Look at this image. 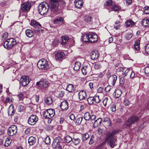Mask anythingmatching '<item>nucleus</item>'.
<instances>
[{
    "instance_id": "33",
    "label": "nucleus",
    "mask_w": 149,
    "mask_h": 149,
    "mask_svg": "<svg viewBox=\"0 0 149 149\" xmlns=\"http://www.w3.org/2000/svg\"><path fill=\"white\" fill-rule=\"evenodd\" d=\"M84 20L86 22L90 24L92 22V18L90 16H86L84 17Z\"/></svg>"
},
{
    "instance_id": "22",
    "label": "nucleus",
    "mask_w": 149,
    "mask_h": 149,
    "mask_svg": "<svg viewBox=\"0 0 149 149\" xmlns=\"http://www.w3.org/2000/svg\"><path fill=\"white\" fill-rule=\"evenodd\" d=\"M81 39L84 42H89V33L83 34L81 37Z\"/></svg>"
},
{
    "instance_id": "27",
    "label": "nucleus",
    "mask_w": 149,
    "mask_h": 149,
    "mask_svg": "<svg viewBox=\"0 0 149 149\" xmlns=\"http://www.w3.org/2000/svg\"><path fill=\"white\" fill-rule=\"evenodd\" d=\"M122 91L119 89H116L115 91V96L116 98L119 97L122 94Z\"/></svg>"
},
{
    "instance_id": "48",
    "label": "nucleus",
    "mask_w": 149,
    "mask_h": 149,
    "mask_svg": "<svg viewBox=\"0 0 149 149\" xmlns=\"http://www.w3.org/2000/svg\"><path fill=\"white\" fill-rule=\"evenodd\" d=\"M24 94L22 93H19L17 95V96L19 99V101H21V102H22L24 99Z\"/></svg>"
},
{
    "instance_id": "38",
    "label": "nucleus",
    "mask_w": 149,
    "mask_h": 149,
    "mask_svg": "<svg viewBox=\"0 0 149 149\" xmlns=\"http://www.w3.org/2000/svg\"><path fill=\"white\" fill-rule=\"evenodd\" d=\"M104 123H106L108 122V126H111V120L110 119L108 118L105 117L104 118L103 120L102 121Z\"/></svg>"
},
{
    "instance_id": "3",
    "label": "nucleus",
    "mask_w": 149,
    "mask_h": 149,
    "mask_svg": "<svg viewBox=\"0 0 149 149\" xmlns=\"http://www.w3.org/2000/svg\"><path fill=\"white\" fill-rule=\"evenodd\" d=\"M105 6L108 9H110L111 10L118 11L120 9V7L113 3L111 0H108L106 1Z\"/></svg>"
},
{
    "instance_id": "40",
    "label": "nucleus",
    "mask_w": 149,
    "mask_h": 149,
    "mask_svg": "<svg viewBox=\"0 0 149 149\" xmlns=\"http://www.w3.org/2000/svg\"><path fill=\"white\" fill-rule=\"evenodd\" d=\"M101 67V64L99 63H95L93 65V68L95 69H98Z\"/></svg>"
},
{
    "instance_id": "12",
    "label": "nucleus",
    "mask_w": 149,
    "mask_h": 149,
    "mask_svg": "<svg viewBox=\"0 0 149 149\" xmlns=\"http://www.w3.org/2000/svg\"><path fill=\"white\" fill-rule=\"evenodd\" d=\"M17 132V128L16 126L12 125L9 127L8 130V134L10 136H13Z\"/></svg>"
},
{
    "instance_id": "32",
    "label": "nucleus",
    "mask_w": 149,
    "mask_h": 149,
    "mask_svg": "<svg viewBox=\"0 0 149 149\" xmlns=\"http://www.w3.org/2000/svg\"><path fill=\"white\" fill-rule=\"evenodd\" d=\"M61 44L63 45H65L69 39V38L68 37L63 36L61 37Z\"/></svg>"
},
{
    "instance_id": "4",
    "label": "nucleus",
    "mask_w": 149,
    "mask_h": 149,
    "mask_svg": "<svg viewBox=\"0 0 149 149\" xmlns=\"http://www.w3.org/2000/svg\"><path fill=\"white\" fill-rule=\"evenodd\" d=\"M16 40L15 39H8L4 43V47L9 49L13 47L17 44Z\"/></svg>"
},
{
    "instance_id": "1",
    "label": "nucleus",
    "mask_w": 149,
    "mask_h": 149,
    "mask_svg": "<svg viewBox=\"0 0 149 149\" xmlns=\"http://www.w3.org/2000/svg\"><path fill=\"white\" fill-rule=\"evenodd\" d=\"M38 9V12L40 15H45L49 11V4L47 2H43L39 4Z\"/></svg>"
},
{
    "instance_id": "28",
    "label": "nucleus",
    "mask_w": 149,
    "mask_h": 149,
    "mask_svg": "<svg viewBox=\"0 0 149 149\" xmlns=\"http://www.w3.org/2000/svg\"><path fill=\"white\" fill-rule=\"evenodd\" d=\"M15 113V111L14 107L13 105L11 104L9 108L8 111V115L10 116H12L13 114H14Z\"/></svg>"
},
{
    "instance_id": "50",
    "label": "nucleus",
    "mask_w": 149,
    "mask_h": 149,
    "mask_svg": "<svg viewBox=\"0 0 149 149\" xmlns=\"http://www.w3.org/2000/svg\"><path fill=\"white\" fill-rule=\"evenodd\" d=\"M50 138L48 136H47L45 139V143H46V144L47 145H49L50 143Z\"/></svg>"
},
{
    "instance_id": "21",
    "label": "nucleus",
    "mask_w": 149,
    "mask_h": 149,
    "mask_svg": "<svg viewBox=\"0 0 149 149\" xmlns=\"http://www.w3.org/2000/svg\"><path fill=\"white\" fill-rule=\"evenodd\" d=\"M75 7L78 8H82L83 5L82 0H75L74 1Z\"/></svg>"
},
{
    "instance_id": "16",
    "label": "nucleus",
    "mask_w": 149,
    "mask_h": 149,
    "mask_svg": "<svg viewBox=\"0 0 149 149\" xmlns=\"http://www.w3.org/2000/svg\"><path fill=\"white\" fill-rule=\"evenodd\" d=\"M31 7V4L28 2L24 3L21 5V9L23 12L29 11Z\"/></svg>"
},
{
    "instance_id": "11",
    "label": "nucleus",
    "mask_w": 149,
    "mask_h": 149,
    "mask_svg": "<svg viewBox=\"0 0 149 149\" xmlns=\"http://www.w3.org/2000/svg\"><path fill=\"white\" fill-rule=\"evenodd\" d=\"M91 70L92 68L90 65H85L83 66L81 69L82 73L84 75L90 74Z\"/></svg>"
},
{
    "instance_id": "23",
    "label": "nucleus",
    "mask_w": 149,
    "mask_h": 149,
    "mask_svg": "<svg viewBox=\"0 0 149 149\" xmlns=\"http://www.w3.org/2000/svg\"><path fill=\"white\" fill-rule=\"evenodd\" d=\"M31 26L35 27H38V26H41V25L38 22L32 19L30 23Z\"/></svg>"
},
{
    "instance_id": "60",
    "label": "nucleus",
    "mask_w": 149,
    "mask_h": 149,
    "mask_svg": "<svg viewBox=\"0 0 149 149\" xmlns=\"http://www.w3.org/2000/svg\"><path fill=\"white\" fill-rule=\"evenodd\" d=\"M94 136L92 135L90 139V140L89 142V144H92L94 142Z\"/></svg>"
},
{
    "instance_id": "24",
    "label": "nucleus",
    "mask_w": 149,
    "mask_h": 149,
    "mask_svg": "<svg viewBox=\"0 0 149 149\" xmlns=\"http://www.w3.org/2000/svg\"><path fill=\"white\" fill-rule=\"evenodd\" d=\"M53 100L51 96L46 98L45 100V103L47 105H50L53 102Z\"/></svg>"
},
{
    "instance_id": "15",
    "label": "nucleus",
    "mask_w": 149,
    "mask_h": 149,
    "mask_svg": "<svg viewBox=\"0 0 149 149\" xmlns=\"http://www.w3.org/2000/svg\"><path fill=\"white\" fill-rule=\"evenodd\" d=\"M38 120V117L35 115H31L29 118L28 119L29 123L31 125H35Z\"/></svg>"
},
{
    "instance_id": "49",
    "label": "nucleus",
    "mask_w": 149,
    "mask_h": 149,
    "mask_svg": "<svg viewBox=\"0 0 149 149\" xmlns=\"http://www.w3.org/2000/svg\"><path fill=\"white\" fill-rule=\"evenodd\" d=\"M94 102L96 103H99L101 101L99 95L95 96L94 97Z\"/></svg>"
},
{
    "instance_id": "8",
    "label": "nucleus",
    "mask_w": 149,
    "mask_h": 149,
    "mask_svg": "<svg viewBox=\"0 0 149 149\" xmlns=\"http://www.w3.org/2000/svg\"><path fill=\"white\" fill-rule=\"evenodd\" d=\"M55 114V110L53 109H49L46 110L44 113V116L46 118H51Z\"/></svg>"
},
{
    "instance_id": "10",
    "label": "nucleus",
    "mask_w": 149,
    "mask_h": 149,
    "mask_svg": "<svg viewBox=\"0 0 149 149\" xmlns=\"http://www.w3.org/2000/svg\"><path fill=\"white\" fill-rule=\"evenodd\" d=\"M61 140L60 137L56 138L53 141L52 147L55 149H61V146L60 145Z\"/></svg>"
},
{
    "instance_id": "5",
    "label": "nucleus",
    "mask_w": 149,
    "mask_h": 149,
    "mask_svg": "<svg viewBox=\"0 0 149 149\" xmlns=\"http://www.w3.org/2000/svg\"><path fill=\"white\" fill-rule=\"evenodd\" d=\"M37 66L40 69L46 70L49 68L48 62L46 59H42L40 60L38 62Z\"/></svg>"
},
{
    "instance_id": "61",
    "label": "nucleus",
    "mask_w": 149,
    "mask_h": 149,
    "mask_svg": "<svg viewBox=\"0 0 149 149\" xmlns=\"http://www.w3.org/2000/svg\"><path fill=\"white\" fill-rule=\"evenodd\" d=\"M145 73L146 74H149V66L146 67L145 69Z\"/></svg>"
},
{
    "instance_id": "36",
    "label": "nucleus",
    "mask_w": 149,
    "mask_h": 149,
    "mask_svg": "<svg viewBox=\"0 0 149 149\" xmlns=\"http://www.w3.org/2000/svg\"><path fill=\"white\" fill-rule=\"evenodd\" d=\"M63 21V19L62 17H61L59 18H57L55 19L53 23L54 24H59Z\"/></svg>"
},
{
    "instance_id": "2",
    "label": "nucleus",
    "mask_w": 149,
    "mask_h": 149,
    "mask_svg": "<svg viewBox=\"0 0 149 149\" xmlns=\"http://www.w3.org/2000/svg\"><path fill=\"white\" fill-rule=\"evenodd\" d=\"M105 141L112 148L114 147L116 141L114 133L112 132L107 134L105 138Z\"/></svg>"
},
{
    "instance_id": "31",
    "label": "nucleus",
    "mask_w": 149,
    "mask_h": 149,
    "mask_svg": "<svg viewBox=\"0 0 149 149\" xmlns=\"http://www.w3.org/2000/svg\"><path fill=\"white\" fill-rule=\"evenodd\" d=\"M102 121V119L101 118H97L95 121L94 123V127H96L100 125Z\"/></svg>"
},
{
    "instance_id": "42",
    "label": "nucleus",
    "mask_w": 149,
    "mask_h": 149,
    "mask_svg": "<svg viewBox=\"0 0 149 149\" xmlns=\"http://www.w3.org/2000/svg\"><path fill=\"white\" fill-rule=\"evenodd\" d=\"M87 101L89 104H92L94 102V97H89L88 98Z\"/></svg>"
},
{
    "instance_id": "53",
    "label": "nucleus",
    "mask_w": 149,
    "mask_h": 149,
    "mask_svg": "<svg viewBox=\"0 0 149 149\" xmlns=\"http://www.w3.org/2000/svg\"><path fill=\"white\" fill-rule=\"evenodd\" d=\"M133 34L131 33H127L125 36V38L127 40L130 39L132 36Z\"/></svg>"
},
{
    "instance_id": "44",
    "label": "nucleus",
    "mask_w": 149,
    "mask_h": 149,
    "mask_svg": "<svg viewBox=\"0 0 149 149\" xmlns=\"http://www.w3.org/2000/svg\"><path fill=\"white\" fill-rule=\"evenodd\" d=\"M89 137V134L86 133L83 134L82 135V139L83 141L86 140Z\"/></svg>"
},
{
    "instance_id": "14",
    "label": "nucleus",
    "mask_w": 149,
    "mask_h": 149,
    "mask_svg": "<svg viewBox=\"0 0 149 149\" xmlns=\"http://www.w3.org/2000/svg\"><path fill=\"white\" fill-rule=\"evenodd\" d=\"M65 56V54L64 52L62 51H59L55 54V59L56 61H62Z\"/></svg>"
},
{
    "instance_id": "46",
    "label": "nucleus",
    "mask_w": 149,
    "mask_h": 149,
    "mask_svg": "<svg viewBox=\"0 0 149 149\" xmlns=\"http://www.w3.org/2000/svg\"><path fill=\"white\" fill-rule=\"evenodd\" d=\"M11 140L9 138H7L6 140L5 145V146H7L10 144L11 143Z\"/></svg>"
},
{
    "instance_id": "6",
    "label": "nucleus",
    "mask_w": 149,
    "mask_h": 149,
    "mask_svg": "<svg viewBox=\"0 0 149 149\" xmlns=\"http://www.w3.org/2000/svg\"><path fill=\"white\" fill-rule=\"evenodd\" d=\"M50 9L51 14L52 16L56 14L59 10V3H58L50 2Z\"/></svg>"
},
{
    "instance_id": "7",
    "label": "nucleus",
    "mask_w": 149,
    "mask_h": 149,
    "mask_svg": "<svg viewBox=\"0 0 149 149\" xmlns=\"http://www.w3.org/2000/svg\"><path fill=\"white\" fill-rule=\"evenodd\" d=\"M139 120V118L136 116H134L129 118L125 124V126H128L133 123L136 122Z\"/></svg>"
},
{
    "instance_id": "17",
    "label": "nucleus",
    "mask_w": 149,
    "mask_h": 149,
    "mask_svg": "<svg viewBox=\"0 0 149 149\" xmlns=\"http://www.w3.org/2000/svg\"><path fill=\"white\" fill-rule=\"evenodd\" d=\"M98 40L97 35L92 32L89 33V42L93 43L97 41Z\"/></svg>"
},
{
    "instance_id": "45",
    "label": "nucleus",
    "mask_w": 149,
    "mask_h": 149,
    "mask_svg": "<svg viewBox=\"0 0 149 149\" xmlns=\"http://www.w3.org/2000/svg\"><path fill=\"white\" fill-rule=\"evenodd\" d=\"M72 142L76 145L80 142V140L79 138L75 139L73 138Z\"/></svg>"
},
{
    "instance_id": "59",
    "label": "nucleus",
    "mask_w": 149,
    "mask_h": 149,
    "mask_svg": "<svg viewBox=\"0 0 149 149\" xmlns=\"http://www.w3.org/2000/svg\"><path fill=\"white\" fill-rule=\"evenodd\" d=\"M35 28L34 29L35 32L36 33H39L40 31V29L38 27H35Z\"/></svg>"
},
{
    "instance_id": "58",
    "label": "nucleus",
    "mask_w": 149,
    "mask_h": 149,
    "mask_svg": "<svg viewBox=\"0 0 149 149\" xmlns=\"http://www.w3.org/2000/svg\"><path fill=\"white\" fill-rule=\"evenodd\" d=\"M111 109L112 112L115 111L116 110V105L115 104L112 105L111 107Z\"/></svg>"
},
{
    "instance_id": "18",
    "label": "nucleus",
    "mask_w": 149,
    "mask_h": 149,
    "mask_svg": "<svg viewBox=\"0 0 149 149\" xmlns=\"http://www.w3.org/2000/svg\"><path fill=\"white\" fill-rule=\"evenodd\" d=\"M79 99L80 100H82L85 99L87 97V95L86 92L84 91H81L78 93Z\"/></svg>"
},
{
    "instance_id": "13",
    "label": "nucleus",
    "mask_w": 149,
    "mask_h": 149,
    "mask_svg": "<svg viewBox=\"0 0 149 149\" xmlns=\"http://www.w3.org/2000/svg\"><path fill=\"white\" fill-rule=\"evenodd\" d=\"M29 79L28 76H23L20 79V84L24 86H26L29 82Z\"/></svg>"
},
{
    "instance_id": "47",
    "label": "nucleus",
    "mask_w": 149,
    "mask_h": 149,
    "mask_svg": "<svg viewBox=\"0 0 149 149\" xmlns=\"http://www.w3.org/2000/svg\"><path fill=\"white\" fill-rule=\"evenodd\" d=\"M111 78L113 81L112 83V85H114L117 80V77L116 75H113L111 77Z\"/></svg>"
},
{
    "instance_id": "41",
    "label": "nucleus",
    "mask_w": 149,
    "mask_h": 149,
    "mask_svg": "<svg viewBox=\"0 0 149 149\" xmlns=\"http://www.w3.org/2000/svg\"><path fill=\"white\" fill-rule=\"evenodd\" d=\"M145 54L146 55L149 54V44H147L145 47Z\"/></svg>"
},
{
    "instance_id": "19",
    "label": "nucleus",
    "mask_w": 149,
    "mask_h": 149,
    "mask_svg": "<svg viewBox=\"0 0 149 149\" xmlns=\"http://www.w3.org/2000/svg\"><path fill=\"white\" fill-rule=\"evenodd\" d=\"M99 56V53L97 50L92 51L91 55V58L93 60L97 59Z\"/></svg>"
},
{
    "instance_id": "63",
    "label": "nucleus",
    "mask_w": 149,
    "mask_h": 149,
    "mask_svg": "<svg viewBox=\"0 0 149 149\" xmlns=\"http://www.w3.org/2000/svg\"><path fill=\"white\" fill-rule=\"evenodd\" d=\"M111 89V86L109 85H108L105 88V90L107 92H109Z\"/></svg>"
},
{
    "instance_id": "30",
    "label": "nucleus",
    "mask_w": 149,
    "mask_h": 149,
    "mask_svg": "<svg viewBox=\"0 0 149 149\" xmlns=\"http://www.w3.org/2000/svg\"><path fill=\"white\" fill-rule=\"evenodd\" d=\"M28 142L31 146L33 145L36 143V139L33 136H31L29 139Z\"/></svg>"
},
{
    "instance_id": "54",
    "label": "nucleus",
    "mask_w": 149,
    "mask_h": 149,
    "mask_svg": "<svg viewBox=\"0 0 149 149\" xmlns=\"http://www.w3.org/2000/svg\"><path fill=\"white\" fill-rule=\"evenodd\" d=\"M103 103L104 105L106 106L107 104H109L108 101V98L107 97H106L103 100Z\"/></svg>"
},
{
    "instance_id": "39",
    "label": "nucleus",
    "mask_w": 149,
    "mask_h": 149,
    "mask_svg": "<svg viewBox=\"0 0 149 149\" xmlns=\"http://www.w3.org/2000/svg\"><path fill=\"white\" fill-rule=\"evenodd\" d=\"M90 118L91 115L89 112H87L85 113L84 118L86 120H89Z\"/></svg>"
},
{
    "instance_id": "37",
    "label": "nucleus",
    "mask_w": 149,
    "mask_h": 149,
    "mask_svg": "<svg viewBox=\"0 0 149 149\" xmlns=\"http://www.w3.org/2000/svg\"><path fill=\"white\" fill-rule=\"evenodd\" d=\"M73 139L69 135H67L65 137V140L66 143H69L72 141Z\"/></svg>"
},
{
    "instance_id": "57",
    "label": "nucleus",
    "mask_w": 149,
    "mask_h": 149,
    "mask_svg": "<svg viewBox=\"0 0 149 149\" xmlns=\"http://www.w3.org/2000/svg\"><path fill=\"white\" fill-rule=\"evenodd\" d=\"M120 25V24L119 22H116L114 25V28L116 30H117L119 27Z\"/></svg>"
},
{
    "instance_id": "20",
    "label": "nucleus",
    "mask_w": 149,
    "mask_h": 149,
    "mask_svg": "<svg viewBox=\"0 0 149 149\" xmlns=\"http://www.w3.org/2000/svg\"><path fill=\"white\" fill-rule=\"evenodd\" d=\"M60 106L62 110H67L68 109V102L66 100L64 101L61 103Z\"/></svg>"
},
{
    "instance_id": "34",
    "label": "nucleus",
    "mask_w": 149,
    "mask_h": 149,
    "mask_svg": "<svg viewBox=\"0 0 149 149\" xmlns=\"http://www.w3.org/2000/svg\"><path fill=\"white\" fill-rule=\"evenodd\" d=\"M81 63L79 61H77L75 63L74 67V70L76 71L78 70L80 68Z\"/></svg>"
},
{
    "instance_id": "51",
    "label": "nucleus",
    "mask_w": 149,
    "mask_h": 149,
    "mask_svg": "<svg viewBox=\"0 0 149 149\" xmlns=\"http://www.w3.org/2000/svg\"><path fill=\"white\" fill-rule=\"evenodd\" d=\"M24 108V107L22 105H19L18 108V110L19 112H21L23 111Z\"/></svg>"
},
{
    "instance_id": "35",
    "label": "nucleus",
    "mask_w": 149,
    "mask_h": 149,
    "mask_svg": "<svg viewBox=\"0 0 149 149\" xmlns=\"http://www.w3.org/2000/svg\"><path fill=\"white\" fill-rule=\"evenodd\" d=\"M134 22L131 20L127 21L125 23V25L127 27H129L131 26L134 25Z\"/></svg>"
},
{
    "instance_id": "25",
    "label": "nucleus",
    "mask_w": 149,
    "mask_h": 149,
    "mask_svg": "<svg viewBox=\"0 0 149 149\" xmlns=\"http://www.w3.org/2000/svg\"><path fill=\"white\" fill-rule=\"evenodd\" d=\"M25 33L26 36L29 38L32 37L34 35V32L32 30L28 29L25 31Z\"/></svg>"
},
{
    "instance_id": "52",
    "label": "nucleus",
    "mask_w": 149,
    "mask_h": 149,
    "mask_svg": "<svg viewBox=\"0 0 149 149\" xmlns=\"http://www.w3.org/2000/svg\"><path fill=\"white\" fill-rule=\"evenodd\" d=\"M83 119V117H79L77 119L76 123H77V124L80 125L82 120Z\"/></svg>"
},
{
    "instance_id": "56",
    "label": "nucleus",
    "mask_w": 149,
    "mask_h": 149,
    "mask_svg": "<svg viewBox=\"0 0 149 149\" xmlns=\"http://www.w3.org/2000/svg\"><path fill=\"white\" fill-rule=\"evenodd\" d=\"M125 82V79L123 77H121L120 79V84L121 86L123 85Z\"/></svg>"
},
{
    "instance_id": "62",
    "label": "nucleus",
    "mask_w": 149,
    "mask_h": 149,
    "mask_svg": "<svg viewBox=\"0 0 149 149\" xmlns=\"http://www.w3.org/2000/svg\"><path fill=\"white\" fill-rule=\"evenodd\" d=\"M129 101L127 99H125L124 101V104L125 106H127L129 104Z\"/></svg>"
},
{
    "instance_id": "64",
    "label": "nucleus",
    "mask_w": 149,
    "mask_h": 149,
    "mask_svg": "<svg viewBox=\"0 0 149 149\" xmlns=\"http://www.w3.org/2000/svg\"><path fill=\"white\" fill-rule=\"evenodd\" d=\"M97 132L98 134L100 135L103 132V130L102 129L98 128L97 129Z\"/></svg>"
},
{
    "instance_id": "9",
    "label": "nucleus",
    "mask_w": 149,
    "mask_h": 149,
    "mask_svg": "<svg viewBox=\"0 0 149 149\" xmlns=\"http://www.w3.org/2000/svg\"><path fill=\"white\" fill-rule=\"evenodd\" d=\"M37 85L41 89H44L47 87L49 86V82L46 79H41L39 82H37L36 83Z\"/></svg>"
},
{
    "instance_id": "26",
    "label": "nucleus",
    "mask_w": 149,
    "mask_h": 149,
    "mask_svg": "<svg viewBox=\"0 0 149 149\" xmlns=\"http://www.w3.org/2000/svg\"><path fill=\"white\" fill-rule=\"evenodd\" d=\"M141 24L144 27H148L149 26V19H143Z\"/></svg>"
},
{
    "instance_id": "29",
    "label": "nucleus",
    "mask_w": 149,
    "mask_h": 149,
    "mask_svg": "<svg viewBox=\"0 0 149 149\" xmlns=\"http://www.w3.org/2000/svg\"><path fill=\"white\" fill-rule=\"evenodd\" d=\"M66 90L69 92H73L74 90V88L73 85L69 84L67 86Z\"/></svg>"
},
{
    "instance_id": "55",
    "label": "nucleus",
    "mask_w": 149,
    "mask_h": 149,
    "mask_svg": "<svg viewBox=\"0 0 149 149\" xmlns=\"http://www.w3.org/2000/svg\"><path fill=\"white\" fill-rule=\"evenodd\" d=\"M144 13L147 14H149V7H146L144 9Z\"/></svg>"
},
{
    "instance_id": "43",
    "label": "nucleus",
    "mask_w": 149,
    "mask_h": 149,
    "mask_svg": "<svg viewBox=\"0 0 149 149\" xmlns=\"http://www.w3.org/2000/svg\"><path fill=\"white\" fill-rule=\"evenodd\" d=\"M139 44L140 40H137L134 44V47L137 50H138L139 49Z\"/></svg>"
}]
</instances>
